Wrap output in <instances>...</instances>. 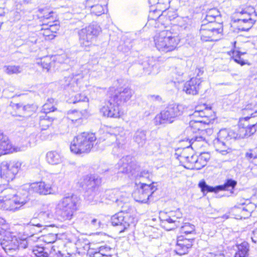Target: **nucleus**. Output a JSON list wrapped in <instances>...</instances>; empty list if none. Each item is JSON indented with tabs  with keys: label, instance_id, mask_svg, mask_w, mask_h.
Segmentation results:
<instances>
[{
	"label": "nucleus",
	"instance_id": "obj_1",
	"mask_svg": "<svg viewBox=\"0 0 257 257\" xmlns=\"http://www.w3.org/2000/svg\"><path fill=\"white\" fill-rule=\"evenodd\" d=\"M242 114L244 117L239 121L240 132L244 133V137L254 134L257 130V103L251 102L243 105Z\"/></svg>",
	"mask_w": 257,
	"mask_h": 257
},
{
	"label": "nucleus",
	"instance_id": "obj_2",
	"mask_svg": "<svg viewBox=\"0 0 257 257\" xmlns=\"http://www.w3.org/2000/svg\"><path fill=\"white\" fill-rule=\"evenodd\" d=\"M155 47L160 52L166 53L175 50L180 42L178 33L173 29L164 30L154 37Z\"/></svg>",
	"mask_w": 257,
	"mask_h": 257
},
{
	"label": "nucleus",
	"instance_id": "obj_3",
	"mask_svg": "<svg viewBox=\"0 0 257 257\" xmlns=\"http://www.w3.org/2000/svg\"><path fill=\"white\" fill-rule=\"evenodd\" d=\"M96 140L94 134L83 132L74 139L70 147V150L75 154L88 153L93 148Z\"/></svg>",
	"mask_w": 257,
	"mask_h": 257
},
{
	"label": "nucleus",
	"instance_id": "obj_4",
	"mask_svg": "<svg viewBox=\"0 0 257 257\" xmlns=\"http://www.w3.org/2000/svg\"><path fill=\"white\" fill-rule=\"evenodd\" d=\"M79 199L76 195L63 198L56 206V211L63 220L71 219L74 211L77 209Z\"/></svg>",
	"mask_w": 257,
	"mask_h": 257
},
{
	"label": "nucleus",
	"instance_id": "obj_5",
	"mask_svg": "<svg viewBox=\"0 0 257 257\" xmlns=\"http://www.w3.org/2000/svg\"><path fill=\"white\" fill-rule=\"evenodd\" d=\"M184 107L183 105L173 103L157 114L154 118L156 125L172 123L175 119L183 114Z\"/></svg>",
	"mask_w": 257,
	"mask_h": 257
},
{
	"label": "nucleus",
	"instance_id": "obj_6",
	"mask_svg": "<svg viewBox=\"0 0 257 257\" xmlns=\"http://www.w3.org/2000/svg\"><path fill=\"white\" fill-rule=\"evenodd\" d=\"M56 177V174H49L47 176L46 181L24 184L21 190L25 191L26 195L29 189H31L33 192L39 195H46L52 194L53 191L52 185L55 181Z\"/></svg>",
	"mask_w": 257,
	"mask_h": 257
},
{
	"label": "nucleus",
	"instance_id": "obj_7",
	"mask_svg": "<svg viewBox=\"0 0 257 257\" xmlns=\"http://www.w3.org/2000/svg\"><path fill=\"white\" fill-rule=\"evenodd\" d=\"M101 32V29L96 23H92L78 32L80 45L82 47L90 46Z\"/></svg>",
	"mask_w": 257,
	"mask_h": 257
},
{
	"label": "nucleus",
	"instance_id": "obj_8",
	"mask_svg": "<svg viewBox=\"0 0 257 257\" xmlns=\"http://www.w3.org/2000/svg\"><path fill=\"white\" fill-rule=\"evenodd\" d=\"M182 218V213L180 209L172 211L168 213H162L160 218L161 226L167 230H171L180 226L179 219Z\"/></svg>",
	"mask_w": 257,
	"mask_h": 257
},
{
	"label": "nucleus",
	"instance_id": "obj_9",
	"mask_svg": "<svg viewBox=\"0 0 257 257\" xmlns=\"http://www.w3.org/2000/svg\"><path fill=\"white\" fill-rule=\"evenodd\" d=\"M122 209L119 212L113 215L111 218V224L113 226L120 227L119 232H124L131 225L134 224L135 218Z\"/></svg>",
	"mask_w": 257,
	"mask_h": 257
},
{
	"label": "nucleus",
	"instance_id": "obj_10",
	"mask_svg": "<svg viewBox=\"0 0 257 257\" xmlns=\"http://www.w3.org/2000/svg\"><path fill=\"white\" fill-rule=\"evenodd\" d=\"M208 121H200V119H193L190 121L189 126L188 130L194 134H197L193 136L190 140L192 144L196 142L206 141L205 135L207 133L206 128L203 126V123H208Z\"/></svg>",
	"mask_w": 257,
	"mask_h": 257
},
{
	"label": "nucleus",
	"instance_id": "obj_11",
	"mask_svg": "<svg viewBox=\"0 0 257 257\" xmlns=\"http://www.w3.org/2000/svg\"><path fill=\"white\" fill-rule=\"evenodd\" d=\"M110 92H114L111 94V101H115L117 105H121L130 100L134 93V91L129 87H120L115 89L114 87L109 88Z\"/></svg>",
	"mask_w": 257,
	"mask_h": 257
},
{
	"label": "nucleus",
	"instance_id": "obj_12",
	"mask_svg": "<svg viewBox=\"0 0 257 257\" xmlns=\"http://www.w3.org/2000/svg\"><path fill=\"white\" fill-rule=\"evenodd\" d=\"M154 184V182L150 184L142 183L140 188L133 193L135 200L142 203L147 202L152 194L157 190Z\"/></svg>",
	"mask_w": 257,
	"mask_h": 257
},
{
	"label": "nucleus",
	"instance_id": "obj_13",
	"mask_svg": "<svg viewBox=\"0 0 257 257\" xmlns=\"http://www.w3.org/2000/svg\"><path fill=\"white\" fill-rule=\"evenodd\" d=\"M0 196V208L6 210H14L16 204V192L15 190L5 189Z\"/></svg>",
	"mask_w": 257,
	"mask_h": 257
},
{
	"label": "nucleus",
	"instance_id": "obj_14",
	"mask_svg": "<svg viewBox=\"0 0 257 257\" xmlns=\"http://www.w3.org/2000/svg\"><path fill=\"white\" fill-rule=\"evenodd\" d=\"M100 184L101 179L93 175L91 178L90 186L88 187L86 191L87 195H88L87 200L92 204H96L98 202H102L99 199L100 196L99 191V187Z\"/></svg>",
	"mask_w": 257,
	"mask_h": 257
},
{
	"label": "nucleus",
	"instance_id": "obj_15",
	"mask_svg": "<svg viewBox=\"0 0 257 257\" xmlns=\"http://www.w3.org/2000/svg\"><path fill=\"white\" fill-rule=\"evenodd\" d=\"M136 169L135 163L132 160V157L127 155L120 159L115 166L114 173L128 174L131 173L134 174L133 171Z\"/></svg>",
	"mask_w": 257,
	"mask_h": 257
},
{
	"label": "nucleus",
	"instance_id": "obj_16",
	"mask_svg": "<svg viewBox=\"0 0 257 257\" xmlns=\"http://www.w3.org/2000/svg\"><path fill=\"white\" fill-rule=\"evenodd\" d=\"M105 195L106 199L114 202L122 209L128 207L129 198L126 192L108 190L105 192Z\"/></svg>",
	"mask_w": 257,
	"mask_h": 257
},
{
	"label": "nucleus",
	"instance_id": "obj_17",
	"mask_svg": "<svg viewBox=\"0 0 257 257\" xmlns=\"http://www.w3.org/2000/svg\"><path fill=\"white\" fill-rule=\"evenodd\" d=\"M16 236L15 233L7 231L4 238L1 242V245L5 252L11 256L16 254Z\"/></svg>",
	"mask_w": 257,
	"mask_h": 257
},
{
	"label": "nucleus",
	"instance_id": "obj_18",
	"mask_svg": "<svg viewBox=\"0 0 257 257\" xmlns=\"http://www.w3.org/2000/svg\"><path fill=\"white\" fill-rule=\"evenodd\" d=\"M220 32V29L211 26V24L206 25L203 23L200 29V38L202 41H213L217 40V36Z\"/></svg>",
	"mask_w": 257,
	"mask_h": 257
},
{
	"label": "nucleus",
	"instance_id": "obj_19",
	"mask_svg": "<svg viewBox=\"0 0 257 257\" xmlns=\"http://www.w3.org/2000/svg\"><path fill=\"white\" fill-rule=\"evenodd\" d=\"M16 162L15 161L3 162L1 164V177L8 182H12L15 179Z\"/></svg>",
	"mask_w": 257,
	"mask_h": 257
},
{
	"label": "nucleus",
	"instance_id": "obj_20",
	"mask_svg": "<svg viewBox=\"0 0 257 257\" xmlns=\"http://www.w3.org/2000/svg\"><path fill=\"white\" fill-rule=\"evenodd\" d=\"M202 82L200 78L193 77L184 83L183 90L189 95H197L201 88Z\"/></svg>",
	"mask_w": 257,
	"mask_h": 257
},
{
	"label": "nucleus",
	"instance_id": "obj_21",
	"mask_svg": "<svg viewBox=\"0 0 257 257\" xmlns=\"http://www.w3.org/2000/svg\"><path fill=\"white\" fill-rule=\"evenodd\" d=\"M119 105L115 103V101H111L110 97V99L106 105L100 109V112L104 116L118 118L120 116Z\"/></svg>",
	"mask_w": 257,
	"mask_h": 257
},
{
	"label": "nucleus",
	"instance_id": "obj_22",
	"mask_svg": "<svg viewBox=\"0 0 257 257\" xmlns=\"http://www.w3.org/2000/svg\"><path fill=\"white\" fill-rule=\"evenodd\" d=\"M193 238H186L183 236L178 237L175 251L179 255H183L188 252V249L192 246Z\"/></svg>",
	"mask_w": 257,
	"mask_h": 257
},
{
	"label": "nucleus",
	"instance_id": "obj_23",
	"mask_svg": "<svg viewBox=\"0 0 257 257\" xmlns=\"http://www.w3.org/2000/svg\"><path fill=\"white\" fill-rule=\"evenodd\" d=\"M255 205L250 202L249 200H240L238 206H235V208L238 209L237 211L240 212L239 217L240 218H246L250 215L251 213L255 208Z\"/></svg>",
	"mask_w": 257,
	"mask_h": 257
},
{
	"label": "nucleus",
	"instance_id": "obj_24",
	"mask_svg": "<svg viewBox=\"0 0 257 257\" xmlns=\"http://www.w3.org/2000/svg\"><path fill=\"white\" fill-rule=\"evenodd\" d=\"M37 108V106L35 104L23 105L17 103V116L27 118L36 111Z\"/></svg>",
	"mask_w": 257,
	"mask_h": 257
},
{
	"label": "nucleus",
	"instance_id": "obj_25",
	"mask_svg": "<svg viewBox=\"0 0 257 257\" xmlns=\"http://www.w3.org/2000/svg\"><path fill=\"white\" fill-rule=\"evenodd\" d=\"M22 31L24 34L23 35L20 34L19 38L20 39H17V41H23L28 45L35 44L37 41V36L35 34H32L31 36H29L27 34L28 27L27 26H23L21 28Z\"/></svg>",
	"mask_w": 257,
	"mask_h": 257
},
{
	"label": "nucleus",
	"instance_id": "obj_26",
	"mask_svg": "<svg viewBox=\"0 0 257 257\" xmlns=\"http://www.w3.org/2000/svg\"><path fill=\"white\" fill-rule=\"evenodd\" d=\"M12 146L8 137L0 131V156L12 152Z\"/></svg>",
	"mask_w": 257,
	"mask_h": 257
},
{
	"label": "nucleus",
	"instance_id": "obj_27",
	"mask_svg": "<svg viewBox=\"0 0 257 257\" xmlns=\"http://www.w3.org/2000/svg\"><path fill=\"white\" fill-rule=\"evenodd\" d=\"M143 69L146 74H155L157 68V63L153 58H146V60L142 63Z\"/></svg>",
	"mask_w": 257,
	"mask_h": 257
},
{
	"label": "nucleus",
	"instance_id": "obj_28",
	"mask_svg": "<svg viewBox=\"0 0 257 257\" xmlns=\"http://www.w3.org/2000/svg\"><path fill=\"white\" fill-rule=\"evenodd\" d=\"M147 131L142 128L138 129L134 133L133 140L139 147H143L147 142Z\"/></svg>",
	"mask_w": 257,
	"mask_h": 257
},
{
	"label": "nucleus",
	"instance_id": "obj_29",
	"mask_svg": "<svg viewBox=\"0 0 257 257\" xmlns=\"http://www.w3.org/2000/svg\"><path fill=\"white\" fill-rule=\"evenodd\" d=\"M247 18V19L234 20V22L237 23V27L239 30L241 31H247L252 27L255 21L252 18Z\"/></svg>",
	"mask_w": 257,
	"mask_h": 257
},
{
	"label": "nucleus",
	"instance_id": "obj_30",
	"mask_svg": "<svg viewBox=\"0 0 257 257\" xmlns=\"http://www.w3.org/2000/svg\"><path fill=\"white\" fill-rule=\"evenodd\" d=\"M213 144L216 151L222 155H226L230 151L227 142L216 138L213 141Z\"/></svg>",
	"mask_w": 257,
	"mask_h": 257
},
{
	"label": "nucleus",
	"instance_id": "obj_31",
	"mask_svg": "<svg viewBox=\"0 0 257 257\" xmlns=\"http://www.w3.org/2000/svg\"><path fill=\"white\" fill-rule=\"evenodd\" d=\"M60 84L62 88L68 90L70 89L73 91H75L77 88V85L75 83V80L71 77H64L62 80H60Z\"/></svg>",
	"mask_w": 257,
	"mask_h": 257
},
{
	"label": "nucleus",
	"instance_id": "obj_32",
	"mask_svg": "<svg viewBox=\"0 0 257 257\" xmlns=\"http://www.w3.org/2000/svg\"><path fill=\"white\" fill-rule=\"evenodd\" d=\"M47 162L52 165H57L62 163L63 157L56 151H50L46 154Z\"/></svg>",
	"mask_w": 257,
	"mask_h": 257
},
{
	"label": "nucleus",
	"instance_id": "obj_33",
	"mask_svg": "<svg viewBox=\"0 0 257 257\" xmlns=\"http://www.w3.org/2000/svg\"><path fill=\"white\" fill-rule=\"evenodd\" d=\"M36 63L41 65L44 69L48 71L51 67H55L53 60L52 56H46L37 60Z\"/></svg>",
	"mask_w": 257,
	"mask_h": 257
},
{
	"label": "nucleus",
	"instance_id": "obj_34",
	"mask_svg": "<svg viewBox=\"0 0 257 257\" xmlns=\"http://www.w3.org/2000/svg\"><path fill=\"white\" fill-rule=\"evenodd\" d=\"M53 14L54 13L52 11H50L48 9H40L38 16L40 21L42 22V24L48 23L47 20L54 22Z\"/></svg>",
	"mask_w": 257,
	"mask_h": 257
},
{
	"label": "nucleus",
	"instance_id": "obj_35",
	"mask_svg": "<svg viewBox=\"0 0 257 257\" xmlns=\"http://www.w3.org/2000/svg\"><path fill=\"white\" fill-rule=\"evenodd\" d=\"M111 131L110 134L114 135L118 147H120V145L122 146L124 143V137L123 136L124 133L123 128L120 127H116L112 129Z\"/></svg>",
	"mask_w": 257,
	"mask_h": 257
},
{
	"label": "nucleus",
	"instance_id": "obj_36",
	"mask_svg": "<svg viewBox=\"0 0 257 257\" xmlns=\"http://www.w3.org/2000/svg\"><path fill=\"white\" fill-rule=\"evenodd\" d=\"M237 251L234 257H247L249 251V244L247 242L244 241L236 245Z\"/></svg>",
	"mask_w": 257,
	"mask_h": 257
},
{
	"label": "nucleus",
	"instance_id": "obj_37",
	"mask_svg": "<svg viewBox=\"0 0 257 257\" xmlns=\"http://www.w3.org/2000/svg\"><path fill=\"white\" fill-rule=\"evenodd\" d=\"M236 185V181L232 179H228L226 180L224 184L217 186V188H218V191L222 190L230 191V193H233V190Z\"/></svg>",
	"mask_w": 257,
	"mask_h": 257
},
{
	"label": "nucleus",
	"instance_id": "obj_38",
	"mask_svg": "<svg viewBox=\"0 0 257 257\" xmlns=\"http://www.w3.org/2000/svg\"><path fill=\"white\" fill-rule=\"evenodd\" d=\"M23 186V185L20 186L18 189V193L19 195L17 194V198L19 197V199H17V205L19 204H21L22 205L25 204L27 201L29 200L28 196L34 192L31 189H29L28 190V193L27 195L25 194V191L21 190V188Z\"/></svg>",
	"mask_w": 257,
	"mask_h": 257
},
{
	"label": "nucleus",
	"instance_id": "obj_39",
	"mask_svg": "<svg viewBox=\"0 0 257 257\" xmlns=\"http://www.w3.org/2000/svg\"><path fill=\"white\" fill-rule=\"evenodd\" d=\"M39 124L42 130H46L51 125L53 117L50 115L42 114L39 116Z\"/></svg>",
	"mask_w": 257,
	"mask_h": 257
},
{
	"label": "nucleus",
	"instance_id": "obj_40",
	"mask_svg": "<svg viewBox=\"0 0 257 257\" xmlns=\"http://www.w3.org/2000/svg\"><path fill=\"white\" fill-rule=\"evenodd\" d=\"M198 186L204 195H206L208 192L217 193L219 192L218 188H217V186L215 187L210 186L207 185L203 180L199 182Z\"/></svg>",
	"mask_w": 257,
	"mask_h": 257
},
{
	"label": "nucleus",
	"instance_id": "obj_41",
	"mask_svg": "<svg viewBox=\"0 0 257 257\" xmlns=\"http://www.w3.org/2000/svg\"><path fill=\"white\" fill-rule=\"evenodd\" d=\"M54 65L57 64H68L70 62V59L65 53L60 55H55L52 56Z\"/></svg>",
	"mask_w": 257,
	"mask_h": 257
},
{
	"label": "nucleus",
	"instance_id": "obj_42",
	"mask_svg": "<svg viewBox=\"0 0 257 257\" xmlns=\"http://www.w3.org/2000/svg\"><path fill=\"white\" fill-rule=\"evenodd\" d=\"M48 101H49V103H46L43 106V108L41 112L42 114L50 115V112H53L56 109V108L51 104L54 101V99L53 98L48 99Z\"/></svg>",
	"mask_w": 257,
	"mask_h": 257
},
{
	"label": "nucleus",
	"instance_id": "obj_43",
	"mask_svg": "<svg viewBox=\"0 0 257 257\" xmlns=\"http://www.w3.org/2000/svg\"><path fill=\"white\" fill-rule=\"evenodd\" d=\"M248 8L238 9L235 13V17H237L236 19H247V18H251V13L248 11Z\"/></svg>",
	"mask_w": 257,
	"mask_h": 257
},
{
	"label": "nucleus",
	"instance_id": "obj_44",
	"mask_svg": "<svg viewBox=\"0 0 257 257\" xmlns=\"http://www.w3.org/2000/svg\"><path fill=\"white\" fill-rule=\"evenodd\" d=\"M39 217L45 223H50L54 218V215L51 210H48L40 212L39 214Z\"/></svg>",
	"mask_w": 257,
	"mask_h": 257
},
{
	"label": "nucleus",
	"instance_id": "obj_45",
	"mask_svg": "<svg viewBox=\"0 0 257 257\" xmlns=\"http://www.w3.org/2000/svg\"><path fill=\"white\" fill-rule=\"evenodd\" d=\"M185 152L186 150H184L180 155V160L182 161H185L187 163L188 166H190L196 162L198 157L196 155L186 156Z\"/></svg>",
	"mask_w": 257,
	"mask_h": 257
},
{
	"label": "nucleus",
	"instance_id": "obj_46",
	"mask_svg": "<svg viewBox=\"0 0 257 257\" xmlns=\"http://www.w3.org/2000/svg\"><path fill=\"white\" fill-rule=\"evenodd\" d=\"M232 132H229L226 129L221 130L217 135V139L227 142L232 139Z\"/></svg>",
	"mask_w": 257,
	"mask_h": 257
},
{
	"label": "nucleus",
	"instance_id": "obj_47",
	"mask_svg": "<svg viewBox=\"0 0 257 257\" xmlns=\"http://www.w3.org/2000/svg\"><path fill=\"white\" fill-rule=\"evenodd\" d=\"M231 58L237 63L243 66L245 64L249 65L247 60H243L241 57V52L238 50H233Z\"/></svg>",
	"mask_w": 257,
	"mask_h": 257
},
{
	"label": "nucleus",
	"instance_id": "obj_48",
	"mask_svg": "<svg viewBox=\"0 0 257 257\" xmlns=\"http://www.w3.org/2000/svg\"><path fill=\"white\" fill-rule=\"evenodd\" d=\"M245 157L251 161L254 165L257 166V147L249 150L245 153Z\"/></svg>",
	"mask_w": 257,
	"mask_h": 257
},
{
	"label": "nucleus",
	"instance_id": "obj_49",
	"mask_svg": "<svg viewBox=\"0 0 257 257\" xmlns=\"http://www.w3.org/2000/svg\"><path fill=\"white\" fill-rule=\"evenodd\" d=\"M86 222L88 225L92 228L97 229L100 228L101 225L100 220L92 216H88L86 218Z\"/></svg>",
	"mask_w": 257,
	"mask_h": 257
},
{
	"label": "nucleus",
	"instance_id": "obj_50",
	"mask_svg": "<svg viewBox=\"0 0 257 257\" xmlns=\"http://www.w3.org/2000/svg\"><path fill=\"white\" fill-rule=\"evenodd\" d=\"M93 175H86L80 178L78 182L80 186L87 190L88 187L90 186L91 178Z\"/></svg>",
	"mask_w": 257,
	"mask_h": 257
},
{
	"label": "nucleus",
	"instance_id": "obj_51",
	"mask_svg": "<svg viewBox=\"0 0 257 257\" xmlns=\"http://www.w3.org/2000/svg\"><path fill=\"white\" fill-rule=\"evenodd\" d=\"M180 232L186 234L193 233L195 232V226L190 223H185L181 226Z\"/></svg>",
	"mask_w": 257,
	"mask_h": 257
},
{
	"label": "nucleus",
	"instance_id": "obj_52",
	"mask_svg": "<svg viewBox=\"0 0 257 257\" xmlns=\"http://www.w3.org/2000/svg\"><path fill=\"white\" fill-rule=\"evenodd\" d=\"M44 249L43 247L35 246L33 249V253L36 257H49V254Z\"/></svg>",
	"mask_w": 257,
	"mask_h": 257
},
{
	"label": "nucleus",
	"instance_id": "obj_53",
	"mask_svg": "<svg viewBox=\"0 0 257 257\" xmlns=\"http://www.w3.org/2000/svg\"><path fill=\"white\" fill-rule=\"evenodd\" d=\"M89 7L90 8L91 13L96 16H100L104 13V8L102 5L97 4Z\"/></svg>",
	"mask_w": 257,
	"mask_h": 257
},
{
	"label": "nucleus",
	"instance_id": "obj_54",
	"mask_svg": "<svg viewBox=\"0 0 257 257\" xmlns=\"http://www.w3.org/2000/svg\"><path fill=\"white\" fill-rule=\"evenodd\" d=\"M40 34L43 35L46 40H52L55 37L47 27H43L40 31Z\"/></svg>",
	"mask_w": 257,
	"mask_h": 257
},
{
	"label": "nucleus",
	"instance_id": "obj_55",
	"mask_svg": "<svg viewBox=\"0 0 257 257\" xmlns=\"http://www.w3.org/2000/svg\"><path fill=\"white\" fill-rule=\"evenodd\" d=\"M88 98L83 93H78L76 94L74 98L72 100L73 103L80 102H84L85 103L86 105H87V102H88Z\"/></svg>",
	"mask_w": 257,
	"mask_h": 257
},
{
	"label": "nucleus",
	"instance_id": "obj_56",
	"mask_svg": "<svg viewBox=\"0 0 257 257\" xmlns=\"http://www.w3.org/2000/svg\"><path fill=\"white\" fill-rule=\"evenodd\" d=\"M209 111V110L205 108L204 110H200L198 109L197 107L196 108L195 110L192 114V117H197V119H201L202 117H204L207 116V112Z\"/></svg>",
	"mask_w": 257,
	"mask_h": 257
},
{
	"label": "nucleus",
	"instance_id": "obj_57",
	"mask_svg": "<svg viewBox=\"0 0 257 257\" xmlns=\"http://www.w3.org/2000/svg\"><path fill=\"white\" fill-rule=\"evenodd\" d=\"M170 0H158L157 8L160 9V11L166 12V10L169 8Z\"/></svg>",
	"mask_w": 257,
	"mask_h": 257
},
{
	"label": "nucleus",
	"instance_id": "obj_58",
	"mask_svg": "<svg viewBox=\"0 0 257 257\" xmlns=\"http://www.w3.org/2000/svg\"><path fill=\"white\" fill-rule=\"evenodd\" d=\"M68 118L72 121H76L81 117V114L76 110H70L68 111Z\"/></svg>",
	"mask_w": 257,
	"mask_h": 257
},
{
	"label": "nucleus",
	"instance_id": "obj_59",
	"mask_svg": "<svg viewBox=\"0 0 257 257\" xmlns=\"http://www.w3.org/2000/svg\"><path fill=\"white\" fill-rule=\"evenodd\" d=\"M51 21L48 22V23H43V27H47L51 32L54 34L59 29V26L56 24H52Z\"/></svg>",
	"mask_w": 257,
	"mask_h": 257
},
{
	"label": "nucleus",
	"instance_id": "obj_60",
	"mask_svg": "<svg viewBox=\"0 0 257 257\" xmlns=\"http://www.w3.org/2000/svg\"><path fill=\"white\" fill-rule=\"evenodd\" d=\"M152 145H154L153 151L158 154H162L164 152L165 148L164 146H162L160 143L158 141H155Z\"/></svg>",
	"mask_w": 257,
	"mask_h": 257
},
{
	"label": "nucleus",
	"instance_id": "obj_61",
	"mask_svg": "<svg viewBox=\"0 0 257 257\" xmlns=\"http://www.w3.org/2000/svg\"><path fill=\"white\" fill-rule=\"evenodd\" d=\"M7 112L13 116H15L16 114V103L15 101H11L10 104L7 107Z\"/></svg>",
	"mask_w": 257,
	"mask_h": 257
},
{
	"label": "nucleus",
	"instance_id": "obj_62",
	"mask_svg": "<svg viewBox=\"0 0 257 257\" xmlns=\"http://www.w3.org/2000/svg\"><path fill=\"white\" fill-rule=\"evenodd\" d=\"M36 135L35 134H31L29 136V140L26 141L25 142H22L23 146L27 147L28 145L31 146L33 145H35L37 142V140H36Z\"/></svg>",
	"mask_w": 257,
	"mask_h": 257
},
{
	"label": "nucleus",
	"instance_id": "obj_63",
	"mask_svg": "<svg viewBox=\"0 0 257 257\" xmlns=\"http://www.w3.org/2000/svg\"><path fill=\"white\" fill-rule=\"evenodd\" d=\"M174 74L175 75V77L176 80L179 83L184 80L183 78V75H184V72H183V71L181 70L179 68H176L175 69Z\"/></svg>",
	"mask_w": 257,
	"mask_h": 257
},
{
	"label": "nucleus",
	"instance_id": "obj_64",
	"mask_svg": "<svg viewBox=\"0 0 257 257\" xmlns=\"http://www.w3.org/2000/svg\"><path fill=\"white\" fill-rule=\"evenodd\" d=\"M152 176V174L148 171L144 170L139 173L137 176V179H150V177Z\"/></svg>",
	"mask_w": 257,
	"mask_h": 257
}]
</instances>
